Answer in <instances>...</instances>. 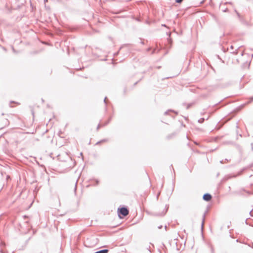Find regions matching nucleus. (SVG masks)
<instances>
[{
  "label": "nucleus",
  "mask_w": 253,
  "mask_h": 253,
  "mask_svg": "<svg viewBox=\"0 0 253 253\" xmlns=\"http://www.w3.org/2000/svg\"><path fill=\"white\" fill-rule=\"evenodd\" d=\"M183 0H175V2L177 3H180L182 2Z\"/></svg>",
  "instance_id": "nucleus-12"
},
{
  "label": "nucleus",
  "mask_w": 253,
  "mask_h": 253,
  "mask_svg": "<svg viewBox=\"0 0 253 253\" xmlns=\"http://www.w3.org/2000/svg\"><path fill=\"white\" fill-rule=\"evenodd\" d=\"M128 213L129 211L126 207H123L118 209V214L120 218L126 216Z\"/></svg>",
  "instance_id": "nucleus-1"
},
{
  "label": "nucleus",
  "mask_w": 253,
  "mask_h": 253,
  "mask_svg": "<svg viewBox=\"0 0 253 253\" xmlns=\"http://www.w3.org/2000/svg\"><path fill=\"white\" fill-rule=\"evenodd\" d=\"M95 184H94L95 185H97L98 184L99 181L98 180H95Z\"/></svg>",
  "instance_id": "nucleus-15"
},
{
  "label": "nucleus",
  "mask_w": 253,
  "mask_h": 253,
  "mask_svg": "<svg viewBox=\"0 0 253 253\" xmlns=\"http://www.w3.org/2000/svg\"><path fill=\"white\" fill-rule=\"evenodd\" d=\"M169 112H175L173 110H169L166 112H165V115H167L168 114V113Z\"/></svg>",
  "instance_id": "nucleus-9"
},
{
  "label": "nucleus",
  "mask_w": 253,
  "mask_h": 253,
  "mask_svg": "<svg viewBox=\"0 0 253 253\" xmlns=\"http://www.w3.org/2000/svg\"><path fill=\"white\" fill-rule=\"evenodd\" d=\"M150 49H151V48H148L147 50H148V51H149V50H150Z\"/></svg>",
  "instance_id": "nucleus-34"
},
{
  "label": "nucleus",
  "mask_w": 253,
  "mask_h": 253,
  "mask_svg": "<svg viewBox=\"0 0 253 253\" xmlns=\"http://www.w3.org/2000/svg\"><path fill=\"white\" fill-rule=\"evenodd\" d=\"M226 162H228V159H225L224 160H221L220 161V163L221 164H223L224 163H225Z\"/></svg>",
  "instance_id": "nucleus-11"
},
{
  "label": "nucleus",
  "mask_w": 253,
  "mask_h": 253,
  "mask_svg": "<svg viewBox=\"0 0 253 253\" xmlns=\"http://www.w3.org/2000/svg\"><path fill=\"white\" fill-rule=\"evenodd\" d=\"M140 43H141V44H143L144 43V42H143V41H141V42H140Z\"/></svg>",
  "instance_id": "nucleus-29"
},
{
  "label": "nucleus",
  "mask_w": 253,
  "mask_h": 253,
  "mask_svg": "<svg viewBox=\"0 0 253 253\" xmlns=\"http://www.w3.org/2000/svg\"><path fill=\"white\" fill-rule=\"evenodd\" d=\"M138 82H136L134 84H137Z\"/></svg>",
  "instance_id": "nucleus-39"
},
{
  "label": "nucleus",
  "mask_w": 253,
  "mask_h": 253,
  "mask_svg": "<svg viewBox=\"0 0 253 253\" xmlns=\"http://www.w3.org/2000/svg\"><path fill=\"white\" fill-rule=\"evenodd\" d=\"M231 48H233V45L231 46Z\"/></svg>",
  "instance_id": "nucleus-36"
},
{
  "label": "nucleus",
  "mask_w": 253,
  "mask_h": 253,
  "mask_svg": "<svg viewBox=\"0 0 253 253\" xmlns=\"http://www.w3.org/2000/svg\"><path fill=\"white\" fill-rule=\"evenodd\" d=\"M101 126H102V125L99 124L97 127V130H98Z\"/></svg>",
  "instance_id": "nucleus-14"
},
{
  "label": "nucleus",
  "mask_w": 253,
  "mask_h": 253,
  "mask_svg": "<svg viewBox=\"0 0 253 253\" xmlns=\"http://www.w3.org/2000/svg\"><path fill=\"white\" fill-rule=\"evenodd\" d=\"M107 98L106 97H105L104 99V102L106 104H107Z\"/></svg>",
  "instance_id": "nucleus-13"
},
{
  "label": "nucleus",
  "mask_w": 253,
  "mask_h": 253,
  "mask_svg": "<svg viewBox=\"0 0 253 253\" xmlns=\"http://www.w3.org/2000/svg\"><path fill=\"white\" fill-rule=\"evenodd\" d=\"M227 3H229V4H232V3L231 2H228L225 3V4H226Z\"/></svg>",
  "instance_id": "nucleus-22"
},
{
  "label": "nucleus",
  "mask_w": 253,
  "mask_h": 253,
  "mask_svg": "<svg viewBox=\"0 0 253 253\" xmlns=\"http://www.w3.org/2000/svg\"><path fill=\"white\" fill-rule=\"evenodd\" d=\"M108 252L109 250L108 249H103L96 251L95 253H108Z\"/></svg>",
  "instance_id": "nucleus-4"
},
{
  "label": "nucleus",
  "mask_w": 253,
  "mask_h": 253,
  "mask_svg": "<svg viewBox=\"0 0 253 253\" xmlns=\"http://www.w3.org/2000/svg\"><path fill=\"white\" fill-rule=\"evenodd\" d=\"M249 194H253V192H250V193H249Z\"/></svg>",
  "instance_id": "nucleus-37"
},
{
  "label": "nucleus",
  "mask_w": 253,
  "mask_h": 253,
  "mask_svg": "<svg viewBox=\"0 0 253 253\" xmlns=\"http://www.w3.org/2000/svg\"><path fill=\"white\" fill-rule=\"evenodd\" d=\"M252 150H253V143L251 144Z\"/></svg>",
  "instance_id": "nucleus-24"
},
{
  "label": "nucleus",
  "mask_w": 253,
  "mask_h": 253,
  "mask_svg": "<svg viewBox=\"0 0 253 253\" xmlns=\"http://www.w3.org/2000/svg\"><path fill=\"white\" fill-rule=\"evenodd\" d=\"M12 49H13V51L14 52H15V49H14V48L13 47H12Z\"/></svg>",
  "instance_id": "nucleus-33"
},
{
  "label": "nucleus",
  "mask_w": 253,
  "mask_h": 253,
  "mask_svg": "<svg viewBox=\"0 0 253 253\" xmlns=\"http://www.w3.org/2000/svg\"><path fill=\"white\" fill-rule=\"evenodd\" d=\"M192 104H189L187 107H186V109H189L191 106Z\"/></svg>",
  "instance_id": "nucleus-16"
},
{
  "label": "nucleus",
  "mask_w": 253,
  "mask_h": 253,
  "mask_svg": "<svg viewBox=\"0 0 253 253\" xmlns=\"http://www.w3.org/2000/svg\"><path fill=\"white\" fill-rule=\"evenodd\" d=\"M205 121V119L204 118H201L200 119H199L198 120V122L200 123H203Z\"/></svg>",
  "instance_id": "nucleus-8"
},
{
  "label": "nucleus",
  "mask_w": 253,
  "mask_h": 253,
  "mask_svg": "<svg viewBox=\"0 0 253 253\" xmlns=\"http://www.w3.org/2000/svg\"><path fill=\"white\" fill-rule=\"evenodd\" d=\"M119 53V51L116 52L115 54V55H117Z\"/></svg>",
  "instance_id": "nucleus-27"
},
{
  "label": "nucleus",
  "mask_w": 253,
  "mask_h": 253,
  "mask_svg": "<svg viewBox=\"0 0 253 253\" xmlns=\"http://www.w3.org/2000/svg\"><path fill=\"white\" fill-rule=\"evenodd\" d=\"M0 253H5V252H4V251H3V250H1V251H0Z\"/></svg>",
  "instance_id": "nucleus-23"
},
{
  "label": "nucleus",
  "mask_w": 253,
  "mask_h": 253,
  "mask_svg": "<svg viewBox=\"0 0 253 253\" xmlns=\"http://www.w3.org/2000/svg\"><path fill=\"white\" fill-rule=\"evenodd\" d=\"M235 11L237 13L239 18L241 20H242V17H241V16L240 14V13L236 10H235Z\"/></svg>",
  "instance_id": "nucleus-7"
},
{
  "label": "nucleus",
  "mask_w": 253,
  "mask_h": 253,
  "mask_svg": "<svg viewBox=\"0 0 253 253\" xmlns=\"http://www.w3.org/2000/svg\"><path fill=\"white\" fill-rule=\"evenodd\" d=\"M123 46H121L120 48V50H121L122 48H123Z\"/></svg>",
  "instance_id": "nucleus-35"
},
{
  "label": "nucleus",
  "mask_w": 253,
  "mask_h": 253,
  "mask_svg": "<svg viewBox=\"0 0 253 253\" xmlns=\"http://www.w3.org/2000/svg\"><path fill=\"white\" fill-rule=\"evenodd\" d=\"M252 211H250V215H251V216H253V215H252Z\"/></svg>",
  "instance_id": "nucleus-25"
},
{
  "label": "nucleus",
  "mask_w": 253,
  "mask_h": 253,
  "mask_svg": "<svg viewBox=\"0 0 253 253\" xmlns=\"http://www.w3.org/2000/svg\"><path fill=\"white\" fill-rule=\"evenodd\" d=\"M247 220H248V219H246V224H248V222H247Z\"/></svg>",
  "instance_id": "nucleus-32"
},
{
  "label": "nucleus",
  "mask_w": 253,
  "mask_h": 253,
  "mask_svg": "<svg viewBox=\"0 0 253 253\" xmlns=\"http://www.w3.org/2000/svg\"><path fill=\"white\" fill-rule=\"evenodd\" d=\"M167 226L166 225V226H165V230H166V231L167 230Z\"/></svg>",
  "instance_id": "nucleus-30"
},
{
  "label": "nucleus",
  "mask_w": 253,
  "mask_h": 253,
  "mask_svg": "<svg viewBox=\"0 0 253 253\" xmlns=\"http://www.w3.org/2000/svg\"><path fill=\"white\" fill-rule=\"evenodd\" d=\"M176 135V132H173V133H172L171 134L169 135L168 136H167V138L168 139H170L172 137L175 136Z\"/></svg>",
  "instance_id": "nucleus-5"
},
{
  "label": "nucleus",
  "mask_w": 253,
  "mask_h": 253,
  "mask_svg": "<svg viewBox=\"0 0 253 253\" xmlns=\"http://www.w3.org/2000/svg\"><path fill=\"white\" fill-rule=\"evenodd\" d=\"M107 141H108V139H102V140L97 142L95 144L96 145H98V144H100V143H101L102 142H106Z\"/></svg>",
  "instance_id": "nucleus-6"
},
{
  "label": "nucleus",
  "mask_w": 253,
  "mask_h": 253,
  "mask_svg": "<svg viewBox=\"0 0 253 253\" xmlns=\"http://www.w3.org/2000/svg\"><path fill=\"white\" fill-rule=\"evenodd\" d=\"M228 11V9L227 8H226L224 10V12H226Z\"/></svg>",
  "instance_id": "nucleus-26"
},
{
  "label": "nucleus",
  "mask_w": 253,
  "mask_h": 253,
  "mask_svg": "<svg viewBox=\"0 0 253 253\" xmlns=\"http://www.w3.org/2000/svg\"><path fill=\"white\" fill-rule=\"evenodd\" d=\"M206 212L203 215V219H202V224H201V230H202V231H203V230L204 224V221H205V217H206Z\"/></svg>",
  "instance_id": "nucleus-3"
},
{
  "label": "nucleus",
  "mask_w": 253,
  "mask_h": 253,
  "mask_svg": "<svg viewBox=\"0 0 253 253\" xmlns=\"http://www.w3.org/2000/svg\"><path fill=\"white\" fill-rule=\"evenodd\" d=\"M77 181L76 182V185H75V188H74V191H75V193L76 192V189H77Z\"/></svg>",
  "instance_id": "nucleus-17"
},
{
  "label": "nucleus",
  "mask_w": 253,
  "mask_h": 253,
  "mask_svg": "<svg viewBox=\"0 0 253 253\" xmlns=\"http://www.w3.org/2000/svg\"><path fill=\"white\" fill-rule=\"evenodd\" d=\"M48 0H44V2L45 3L46 2H47Z\"/></svg>",
  "instance_id": "nucleus-28"
},
{
  "label": "nucleus",
  "mask_w": 253,
  "mask_h": 253,
  "mask_svg": "<svg viewBox=\"0 0 253 253\" xmlns=\"http://www.w3.org/2000/svg\"><path fill=\"white\" fill-rule=\"evenodd\" d=\"M161 68L160 66L157 67V68L160 69Z\"/></svg>",
  "instance_id": "nucleus-38"
},
{
  "label": "nucleus",
  "mask_w": 253,
  "mask_h": 253,
  "mask_svg": "<svg viewBox=\"0 0 253 253\" xmlns=\"http://www.w3.org/2000/svg\"><path fill=\"white\" fill-rule=\"evenodd\" d=\"M162 26H164V27H166V25L165 24H162Z\"/></svg>",
  "instance_id": "nucleus-31"
},
{
  "label": "nucleus",
  "mask_w": 253,
  "mask_h": 253,
  "mask_svg": "<svg viewBox=\"0 0 253 253\" xmlns=\"http://www.w3.org/2000/svg\"><path fill=\"white\" fill-rule=\"evenodd\" d=\"M211 253H214V250L212 247H211Z\"/></svg>",
  "instance_id": "nucleus-18"
},
{
  "label": "nucleus",
  "mask_w": 253,
  "mask_h": 253,
  "mask_svg": "<svg viewBox=\"0 0 253 253\" xmlns=\"http://www.w3.org/2000/svg\"><path fill=\"white\" fill-rule=\"evenodd\" d=\"M253 101V97H251V98H250V102H252V101Z\"/></svg>",
  "instance_id": "nucleus-21"
},
{
  "label": "nucleus",
  "mask_w": 253,
  "mask_h": 253,
  "mask_svg": "<svg viewBox=\"0 0 253 253\" xmlns=\"http://www.w3.org/2000/svg\"><path fill=\"white\" fill-rule=\"evenodd\" d=\"M168 41H169V43H171V39H168Z\"/></svg>",
  "instance_id": "nucleus-20"
},
{
  "label": "nucleus",
  "mask_w": 253,
  "mask_h": 253,
  "mask_svg": "<svg viewBox=\"0 0 253 253\" xmlns=\"http://www.w3.org/2000/svg\"><path fill=\"white\" fill-rule=\"evenodd\" d=\"M158 229H161V228H163V226H162V225H160V226H159L158 227Z\"/></svg>",
  "instance_id": "nucleus-19"
},
{
  "label": "nucleus",
  "mask_w": 253,
  "mask_h": 253,
  "mask_svg": "<svg viewBox=\"0 0 253 253\" xmlns=\"http://www.w3.org/2000/svg\"><path fill=\"white\" fill-rule=\"evenodd\" d=\"M212 198L211 195L209 193H206L204 194L203 199L204 200L207 202L210 201Z\"/></svg>",
  "instance_id": "nucleus-2"
},
{
  "label": "nucleus",
  "mask_w": 253,
  "mask_h": 253,
  "mask_svg": "<svg viewBox=\"0 0 253 253\" xmlns=\"http://www.w3.org/2000/svg\"><path fill=\"white\" fill-rule=\"evenodd\" d=\"M252 248L253 249V246H252Z\"/></svg>",
  "instance_id": "nucleus-40"
},
{
  "label": "nucleus",
  "mask_w": 253,
  "mask_h": 253,
  "mask_svg": "<svg viewBox=\"0 0 253 253\" xmlns=\"http://www.w3.org/2000/svg\"><path fill=\"white\" fill-rule=\"evenodd\" d=\"M110 120H111V118H110L109 119V120L108 121H107L105 123H104V124L102 125V126H105L107 125V124H108V123H109Z\"/></svg>",
  "instance_id": "nucleus-10"
}]
</instances>
